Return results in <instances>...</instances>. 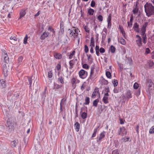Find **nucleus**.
Returning <instances> with one entry per match:
<instances>
[{"instance_id": "obj_9", "label": "nucleus", "mask_w": 154, "mask_h": 154, "mask_svg": "<svg viewBox=\"0 0 154 154\" xmlns=\"http://www.w3.org/2000/svg\"><path fill=\"white\" fill-rule=\"evenodd\" d=\"M3 71L4 76L6 77L8 75V69L6 64H4L3 65Z\"/></svg>"}, {"instance_id": "obj_4", "label": "nucleus", "mask_w": 154, "mask_h": 154, "mask_svg": "<svg viewBox=\"0 0 154 154\" xmlns=\"http://www.w3.org/2000/svg\"><path fill=\"white\" fill-rule=\"evenodd\" d=\"M118 133L119 135L123 136L126 134L127 131L124 127H120L118 130Z\"/></svg>"}, {"instance_id": "obj_17", "label": "nucleus", "mask_w": 154, "mask_h": 154, "mask_svg": "<svg viewBox=\"0 0 154 154\" xmlns=\"http://www.w3.org/2000/svg\"><path fill=\"white\" fill-rule=\"evenodd\" d=\"M54 57L56 59H60L62 58V55L61 54L56 53L54 54Z\"/></svg>"}, {"instance_id": "obj_44", "label": "nucleus", "mask_w": 154, "mask_h": 154, "mask_svg": "<svg viewBox=\"0 0 154 154\" xmlns=\"http://www.w3.org/2000/svg\"><path fill=\"white\" fill-rule=\"evenodd\" d=\"M52 71H49L48 72V78H51L52 77Z\"/></svg>"}, {"instance_id": "obj_46", "label": "nucleus", "mask_w": 154, "mask_h": 154, "mask_svg": "<svg viewBox=\"0 0 154 154\" xmlns=\"http://www.w3.org/2000/svg\"><path fill=\"white\" fill-rule=\"evenodd\" d=\"M106 35V33L105 32V33H102V40H104L105 39Z\"/></svg>"}, {"instance_id": "obj_60", "label": "nucleus", "mask_w": 154, "mask_h": 154, "mask_svg": "<svg viewBox=\"0 0 154 154\" xmlns=\"http://www.w3.org/2000/svg\"><path fill=\"white\" fill-rule=\"evenodd\" d=\"M146 31L144 30H141V35H142V36H144V35H146L145 34V32Z\"/></svg>"}, {"instance_id": "obj_7", "label": "nucleus", "mask_w": 154, "mask_h": 154, "mask_svg": "<svg viewBox=\"0 0 154 154\" xmlns=\"http://www.w3.org/2000/svg\"><path fill=\"white\" fill-rule=\"evenodd\" d=\"M79 76L81 78L84 79L86 78L87 75V72L84 70L81 69L79 72Z\"/></svg>"}, {"instance_id": "obj_51", "label": "nucleus", "mask_w": 154, "mask_h": 154, "mask_svg": "<svg viewBox=\"0 0 154 154\" xmlns=\"http://www.w3.org/2000/svg\"><path fill=\"white\" fill-rule=\"evenodd\" d=\"M121 33H122V35L125 38H126V34L125 32L123 29H121Z\"/></svg>"}, {"instance_id": "obj_62", "label": "nucleus", "mask_w": 154, "mask_h": 154, "mask_svg": "<svg viewBox=\"0 0 154 154\" xmlns=\"http://www.w3.org/2000/svg\"><path fill=\"white\" fill-rule=\"evenodd\" d=\"M114 93H116L119 92V90L117 88H115L113 90Z\"/></svg>"}, {"instance_id": "obj_24", "label": "nucleus", "mask_w": 154, "mask_h": 154, "mask_svg": "<svg viewBox=\"0 0 154 154\" xmlns=\"http://www.w3.org/2000/svg\"><path fill=\"white\" fill-rule=\"evenodd\" d=\"M130 137H125L122 138L121 139V140L123 142H126L128 141Z\"/></svg>"}, {"instance_id": "obj_45", "label": "nucleus", "mask_w": 154, "mask_h": 154, "mask_svg": "<svg viewBox=\"0 0 154 154\" xmlns=\"http://www.w3.org/2000/svg\"><path fill=\"white\" fill-rule=\"evenodd\" d=\"M137 6V5H136V6L135 8H134V9L132 11L133 14H136L137 12L138 11V8L136 7Z\"/></svg>"}, {"instance_id": "obj_58", "label": "nucleus", "mask_w": 154, "mask_h": 154, "mask_svg": "<svg viewBox=\"0 0 154 154\" xmlns=\"http://www.w3.org/2000/svg\"><path fill=\"white\" fill-rule=\"evenodd\" d=\"M95 5V3L94 1L93 0H92L91 2V7H94Z\"/></svg>"}, {"instance_id": "obj_2", "label": "nucleus", "mask_w": 154, "mask_h": 154, "mask_svg": "<svg viewBox=\"0 0 154 154\" xmlns=\"http://www.w3.org/2000/svg\"><path fill=\"white\" fill-rule=\"evenodd\" d=\"M14 123L12 119L11 118H8L7 120L6 126L9 131H11L14 130Z\"/></svg>"}, {"instance_id": "obj_3", "label": "nucleus", "mask_w": 154, "mask_h": 154, "mask_svg": "<svg viewBox=\"0 0 154 154\" xmlns=\"http://www.w3.org/2000/svg\"><path fill=\"white\" fill-rule=\"evenodd\" d=\"M148 83L147 92L150 94H153L154 93V84L151 80H149Z\"/></svg>"}, {"instance_id": "obj_10", "label": "nucleus", "mask_w": 154, "mask_h": 154, "mask_svg": "<svg viewBox=\"0 0 154 154\" xmlns=\"http://www.w3.org/2000/svg\"><path fill=\"white\" fill-rule=\"evenodd\" d=\"M26 8H24L20 11V16L18 18V20L20 19L22 17H23L25 15L26 13Z\"/></svg>"}, {"instance_id": "obj_13", "label": "nucleus", "mask_w": 154, "mask_h": 154, "mask_svg": "<svg viewBox=\"0 0 154 154\" xmlns=\"http://www.w3.org/2000/svg\"><path fill=\"white\" fill-rule=\"evenodd\" d=\"M105 131H103L101 132L100 134V136L98 139H97V142L101 141L102 139L105 136Z\"/></svg>"}, {"instance_id": "obj_31", "label": "nucleus", "mask_w": 154, "mask_h": 154, "mask_svg": "<svg viewBox=\"0 0 154 154\" xmlns=\"http://www.w3.org/2000/svg\"><path fill=\"white\" fill-rule=\"evenodd\" d=\"M99 102V100L97 99L94 100L93 103V105L95 107L97 106V103Z\"/></svg>"}, {"instance_id": "obj_63", "label": "nucleus", "mask_w": 154, "mask_h": 154, "mask_svg": "<svg viewBox=\"0 0 154 154\" xmlns=\"http://www.w3.org/2000/svg\"><path fill=\"white\" fill-rule=\"evenodd\" d=\"M150 51V50L149 48H146V53L148 54L149 53Z\"/></svg>"}, {"instance_id": "obj_53", "label": "nucleus", "mask_w": 154, "mask_h": 154, "mask_svg": "<svg viewBox=\"0 0 154 154\" xmlns=\"http://www.w3.org/2000/svg\"><path fill=\"white\" fill-rule=\"evenodd\" d=\"M10 39L11 40H13L15 41H16L17 40V38L15 36H11L10 37Z\"/></svg>"}, {"instance_id": "obj_16", "label": "nucleus", "mask_w": 154, "mask_h": 154, "mask_svg": "<svg viewBox=\"0 0 154 154\" xmlns=\"http://www.w3.org/2000/svg\"><path fill=\"white\" fill-rule=\"evenodd\" d=\"M18 141L17 140H14L11 143V146L12 147H15L17 145Z\"/></svg>"}, {"instance_id": "obj_35", "label": "nucleus", "mask_w": 154, "mask_h": 154, "mask_svg": "<svg viewBox=\"0 0 154 154\" xmlns=\"http://www.w3.org/2000/svg\"><path fill=\"white\" fill-rule=\"evenodd\" d=\"M97 19L100 22H102L103 20V17L101 15H99L98 16Z\"/></svg>"}, {"instance_id": "obj_12", "label": "nucleus", "mask_w": 154, "mask_h": 154, "mask_svg": "<svg viewBox=\"0 0 154 154\" xmlns=\"http://www.w3.org/2000/svg\"><path fill=\"white\" fill-rule=\"evenodd\" d=\"M99 82L102 85H107L108 83V81L105 80L103 77L100 78Z\"/></svg>"}, {"instance_id": "obj_64", "label": "nucleus", "mask_w": 154, "mask_h": 154, "mask_svg": "<svg viewBox=\"0 0 154 154\" xmlns=\"http://www.w3.org/2000/svg\"><path fill=\"white\" fill-rule=\"evenodd\" d=\"M107 23H108L107 28H111V22H107Z\"/></svg>"}, {"instance_id": "obj_57", "label": "nucleus", "mask_w": 154, "mask_h": 154, "mask_svg": "<svg viewBox=\"0 0 154 154\" xmlns=\"http://www.w3.org/2000/svg\"><path fill=\"white\" fill-rule=\"evenodd\" d=\"M83 67L85 69H88L89 68L88 65L86 64H84L83 65Z\"/></svg>"}, {"instance_id": "obj_61", "label": "nucleus", "mask_w": 154, "mask_h": 154, "mask_svg": "<svg viewBox=\"0 0 154 154\" xmlns=\"http://www.w3.org/2000/svg\"><path fill=\"white\" fill-rule=\"evenodd\" d=\"M75 80L74 78H73L71 81V83L72 85H73L75 82Z\"/></svg>"}, {"instance_id": "obj_39", "label": "nucleus", "mask_w": 154, "mask_h": 154, "mask_svg": "<svg viewBox=\"0 0 154 154\" xmlns=\"http://www.w3.org/2000/svg\"><path fill=\"white\" fill-rule=\"evenodd\" d=\"M75 51H72L70 54L69 56V58L70 59H71L72 56L74 55L75 54Z\"/></svg>"}, {"instance_id": "obj_30", "label": "nucleus", "mask_w": 154, "mask_h": 154, "mask_svg": "<svg viewBox=\"0 0 154 154\" xmlns=\"http://www.w3.org/2000/svg\"><path fill=\"white\" fill-rule=\"evenodd\" d=\"M103 100L104 103H108V97L104 96L103 98Z\"/></svg>"}, {"instance_id": "obj_55", "label": "nucleus", "mask_w": 154, "mask_h": 154, "mask_svg": "<svg viewBox=\"0 0 154 154\" xmlns=\"http://www.w3.org/2000/svg\"><path fill=\"white\" fill-rule=\"evenodd\" d=\"M99 51L100 53H104L105 52V50L103 48H101L100 49Z\"/></svg>"}, {"instance_id": "obj_14", "label": "nucleus", "mask_w": 154, "mask_h": 154, "mask_svg": "<svg viewBox=\"0 0 154 154\" xmlns=\"http://www.w3.org/2000/svg\"><path fill=\"white\" fill-rule=\"evenodd\" d=\"M49 35V33L48 32L46 31L44 32L43 34L42 35L40 38L42 40L44 39L46 37L48 36Z\"/></svg>"}, {"instance_id": "obj_48", "label": "nucleus", "mask_w": 154, "mask_h": 154, "mask_svg": "<svg viewBox=\"0 0 154 154\" xmlns=\"http://www.w3.org/2000/svg\"><path fill=\"white\" fill-rule=\"evenodd\" d=\"M149 66L151 67L154 65V63L152 61L150 60L148 63Z\"/></svg>"}, {"instance_id": "obj_38", "label": "nucleus", "mask_w": 154, "mask_h": 154, "mask_svg": "<svg viewBox=\"0 0 154 154\" xmlns=\"http://www.w3.org/2000/svg\"><path fill=\"white\" fill-rule=\"evenodd\" d=\"M73 29L72 30H70L71 32L70 34V35L71 37H72V36H73L74 34H75V31H74L75 27H73Z\"/></svg>"}, {"instance_id": "obj_6", "label": "nucleus", "mask_w": 154, "mask_h": 154, "mask_svg": "<svg viewBox=\"0 0 154 154\" xmlns=\"http://www.w3.org/2000/svg\"><path fill=\"white\" fill-rule=\"evenodd\" d=\"M97 74L96 70L94 67L91 68V73L89 79H92L94 78Z\"/></svg>"}, {"instance_id": "obj_43", "label": "nucleus", "mask_w": 154, "mask_h": 154, "mask_svg": "<svg viewBox=\"0 0 154 154\" xmlns=\"http://www.w3.org/2000/svg\"><path fill=\"white\" fill-rule=\"evenodd\" d=\"M149 133L150 134L154 133V126H152L150 128L149 131Z\"/></svg>"}, {"instance_id": "obj_47", "label": "nucleus", "mask_w": 154, "mask_h": 154, "mask_svg": "<svg viewBox=\"0 0 154 154\" xmlns=\"http://www.w3.org/2000/svg\"><path fill=\"white\" fill-rule=\"evenodd\" d=\"M118 84V81L116 79H114L113 82V84L114 87L117 86Z\"/></svg>"}, {"instance_id": "obj_40", "label": "nucleus", "mask_w": 154, "mask_h": 154, "mask_svg": "<svg viewBox=\"0 0 154 154\" xmlns=\"http://www.w3.org/2000/svg\"><path fill=\"white\" fill-rule=\"evenodd\" d=\"M23 59V57L22 56H20L18 58V63L20 64L21 63V62H22Z\"/></svg>"}, {"instance_id": "obj_52", "label": "nucleus", "mask_w": 154, "mask_h": 154, "mask_svg": "<svg viewBox=\"0 0 154 154\" xmlns=\"http://www.w3.org/2000/svg\"><path fill=\"white\" fill-rule=\"evenodd\" d=\"M138 84L137 83L135 82L134 83L133 87L135 89H137L138 88Z\"/></svg>"}, {"instance_id": "obj_34", "label": "nucleus", "mask_w": 154, "mask_h": 154, "mask_svg": "<svg viewBox=\"0 0 154 154\" xmlns=\"http://www.w3.org/2000/svg\"><path fill=\"white\" fill-rule=\"evenodd\" d=\"M90 103V98L89 97H86L85 99V102L84 103L85 105H88Z\"/></svg>"}, {"instance_id": "obj_18", "label": "nucleus", "mask_w": 154, "mask_h": 154, "mask_svg": "<svg viewBox=\"0 0 154 154\" xmlns=\"http://www.w3.org/2000/svg\"><path fill=\"white\" fill-rule=\"evenodd\" d=\"M33 78L34 79L35 77H33L32 76L31 77H29L28 78V81L29 82V85L30 88H31V87L32 80L33 79Z\"/></svg>"}, {"instance_id": "obj_19", "label": "nucleus", "mask_w": 154, "mask_h": 154, "mask_svg": "<svg viewBox=\"0 0 154 154\" xmlns=\"http://www.w3.org/2000/svg\"><path fill=\"white\" fill-rule=\"evenodd\" d=\"M126 97L128 98H130L132 97V96L131 91H127L126 94Z\"/></svg>"}, {"instance_id": "obj_28", "label": "nucleus", "mask_w": 154, "mask_h": 154, "mask_svg": "<svg viewBox=\"0 0 154 154\" xmlns=\"http://www.w3.org/2000/svg\"><path fill=\"white\" fill-rule=\"evenodd\" d=\"M48 30L51 32H52L53 34L52 35V36H53V35H54L55 31L54 30V29L52 28V27L51 26H49L48 27Z\"/></svg>"}, {"instance_id": "obj_50", "label": "nucleus", "mask_w": 154, "mask_h": 154, "mask_svg": "<svg viewBox=\"0 0 154 154\" xmlns=\"http://www.w3.org/2000/svg\"><path fill=\"white\" fill-rule=\"evenodd\" d=\"M84 29L85 31L88 33L89 32L90 29L87 26H85L84 27Z\"/></svg>"}, {"instance_id": "obj_1", "label": "nucleus", "mask_w": 154, "mask_h": 154, "mask_svg": "<svg viewBox=\"0 0 154 154\" xmlns=\"http://www.w3.org/2000/svg\"><path fill=\"white\" fill-rule=\"evenodd\" d=\"M144 8L146 15L148 17L154 16V6L152 4L146 2Z\"/></svg>"}, {"instance_id": "obj_56", "label": "nucleus", "mask_w": 154, "mask_h": 154, "mask_svg": "<svg viewBox=\"0 0 154 154\" xmlns=\"http://www.w3.org/2000/svg\"><path fill=\"white\" fill-rule=\"evenodd\" d=\"M112 154H119L118 150L117 149L113 150L112 152Z\"/></svg>"}, {"instance_id": "obj_22", "label": "nucleus", "mask_w": 154, "mask_h": 154, "mask_svg": "<svg viewBox=\"0 0 154 154\" xmlns=\"http://www.w3.org/2000/svg\"><path fill=\"white\" fill-rule=\"evenodd\" d=\"M119 42L122 45H125L126 44V42L125 39L121 37L118 39Z\"/></svg>"}, {"instance_id": "obj_37", "label": "nucleus", "mask_w": 154, "mask_h": 154, "mask_svg": "<svg viewBox=\"0 0 154 154\" xmlns=\"http://www.w3.org/2000/svg\"><path fill=\"white\" fill-rule=\"evenodd\" d=\"M91 47H94V41L93 39V38H92L91 40V44L90 45Z\"/></svg>"}, {"instance_id": "obj_20", "label": "nucleus", "mask_w": 154, "mask_h": 154, "mask_svg": "<svg viewBox=\"0 0 154 154\" xmlns=\"http://www.w3.org/2000/svg\"><path fill=\"white\" fill-rule=\"evenodd\" d=\"M0 86L2 88H5V81L3 79L0 80Z\"/></svg>"}, {"instance_id": "obj_11", "label": "nucleus", "mask_w": 154, "mask_h": 154, "mask_svg": "<svg viewBox=\"0 0 154 154\" xmlns=\"http://www.w3.org/2000/svg\"><path fill=\"white\" fill-rule=\"evenodd\" d=\"M59 77L58 78V81L62 84L64 83L63 78L62 75H61L59 72L58 73Z\"/></svg>"}, {"instance_id": "obj_42", "label": "nucleus", "mask_w": 154, "mask_h": 154, "mask_svg": "<svg viewBox=\"0 0 154 154\" xmlns=\"http://www.w3.org/2000/svg\"><path fill=\"white\" fill-rule=\"evenodd\" d=\"M97 128L94 129V133L92 136V137H94L96 136L97 131Z\"/></svg>"}, {"instance_id": "obj_23", "label": "nucleus", "mask_w": 154, "mask_h": 154, "mask_svg": "<svg viewBox=\"0 0 154 154\" xmlns=\"http://www.w3.org/2000/svg\"><path fill=\"white\" fill-rule=\"evenodd\" d=\"M75 126L76 131L77 132L79 131L80 127V124L78 122H76L75 124Z\"/></svg>"}, {"instance_id": "obj_32", "label": "nucleus", "mask_w": 154, "mask_h": 154, "mask_svg": "<svg viewBox=\"0 0 154 154\" xmlns=\"http://www.w3.org/2000/svg\"><path fill=\"white\" fill-rule=\"evenodd\" d=\"M74 63L73 60H71L69 62L70 65L69 69H71L73 67V66L74 65Z\"/></svg>"}, {"instance_id": "obj_5", "label": "nucleus", "mask_w": 154, "mask_h": 154, "mask_svg": "<svg viewBox=\"0 0 154 154\" xmlns=\"http://www.w3.org/2000/svg\"><path fill=\"white\" fill-rule=\"evenodd\" d=\"M136 44L139 47L142 46V39L140 36L138 35H137L136 36Z\"/></svg>"}, {"instance_id": "obj_15", "label": "nucleus", "mask_w": 154, "mask_h": 154, "mask_svg": "<svg viewBox=\"0 0 154 154\" xmlns=\"http://www.w3.org/2000/svg\"><path fill=\"white\" fill-rule=\"evenodd\" d=\"M139 26L137 23H135L134 24L133 28L134 30L137 32H139Z\"/></svg>"}, {"instance_id": "obj_41", "label": "nucleus", "mask_w": 154, "mask_h": 154, "mask_svg": "<svg viewBox=\"0 0 154 154\" xmlns=\"http://www.w3.org/2000/svg\"><path fill=\"white\" fill-rule=\"evenodd\" d=\"M28 38V35H26L24 38L23 40V43L24 44H26L27 43V41Z\"/></svg>"}, {"instance_id": "obj_54", "label": "nucleus", "mask_w": 154, "mask_h": 154, "mask_svg": "<svg viewBox=\"0 0 154 154\" xmlns=\"http://www.w3.org/2000/svg\"><path fill=\"white\" fill-rule=\"evenodd\" d=\"M88 48L87 46L85 45V51L86 53H87L88 51Z\"/></svg>"}, {"instance_id": "obj_8", "label": "nucleus", "mask_w": 154, "mask_h": 154, "mask_svg": "<svg viewBox=\"0 0 154 154\" xmlns=\"http://www.w3.org/2000/svg\"><path fill=\"white\" fill-rule=\"evenodd\" d=\"M3 58L4 60V61L6 63H8L9 62V58L7 54L5 51L3 52L2 56V59Z\"/></svg>"}, {"instance_id": "obj_25", "label": "nucleus", "mask_w": 154, "mask_h": 154, "mask_svg": "<svg viewBox=\"0 0 154 154\" xmlns=\"http://www.w3.org/2000/svg\"><path fill=\"white\" fill-rule=\"evenodd\" d=\"M88 57V60L89 62L90 63H91L93 61V59L92 57V56L91 54L87 55Z\"/></svg>"}, {"instance_id": "obj_33", "label": "nucleus", "mask_w": 154, "mask_h": 154, "mask_svg": "<svg viewBox=\"0 0 154 154\" xmlns=\"http://www.w3.org/2000/svg\"><path fill=\"white\" fill-rule=\"evenodd\" d=\"M106 75L107 77L109 79L111 78V73L109 71H106Z\"/></svg>"}, {"instance_id": "obj_27", "label": "nucleus", "mask_w": 154, "mask_h": 154, "mask_svg": "<svg viewBox=\"0 0 154 154\" xmlns=\"http://www.w3.org/2000/svg\"><path fill=\"white\" fill-rule=\"evenodd\" d=\"M87 113L84 112L82 113L81 116L83 119H85L87 118Z\"/></svg>"}, {"instance_id": "obj_36", "label": "nucleus", "mask_w": 154, "mask_h": 154, "mask_svg": "<svg viewBox=\"0 0 154 154\" xmlns=\"http://www.w3.org/2000/svg\"><path fill=\"white\" fill-rule=\"evenodd\" d=\"M116 48L114 47L112 45L110 47V51L112 53H114L115 51Z\"/></svg>"}, {"instance_id": "obj_29", "label": "nucleus", "mask_w": 154, "mask_h": 154, "mask_svg": "<svg viewBox=\"0 0 154 154\" xmlns=\"http://www.w3.org/2000/svg\"><path fill=\"white\" fill-rule=\"evenodd\" d=\"M147 22H145L143 25L142 27L141 28V30H144L146 31V28L148 24Z\"/></svg>"}, {"instance_id": "obj_21", "label": "nucleus", "mask_w": 154, "mask_h": 154, "mask_svg": "<svg viewBox=\"0 0 154 154\" xmlns=\"http://www.w3.org/2000/svg\"><path fill=\"white\" fill-rule=\"evenodd\" d=\"M98 91L99 90H98V89H95L94 92L93 93L92 95V98H95V96L97 95Z\"/></svg>"}, {"instance_id": "obj_49", "label": "nucleus", "mask_w": 154, "mask_h": 154, "mask_svg": "<svg viewBox=\"0 0 154 154\" xmlns=\"http://www.w3.org/2000/svg\"><path fill=\"white\" fill-rule=\"evenodd\" d=\"M112 15L111 14H109L107 18V22H111V20Z\"/></svg>"}, {"instance_id": "obj_26", "label": "nucleus", "mask_w": 154, "mask_h": 154, "mask_svg": "<svg viewBox=\"0 0 154 154\" xmlns=\"http://www.w3.org/2000/svg\"><path fill=\"white\" fill-rule=\"evenodd\" d=\"M94 12V10L91 8H90L88 10V13L90 15H93Z\"/></svg>"}, {"instance_id": "obj_59", "label": "nucleus", "mask_w": 154, "mask_h": 154, "mask_svg": "<svg viewBox=\"0 0 154 154\" xmlns=\"http://www.w3.org/2000/svg\"><path fill=\"white\" fill-rule=\"evenodd\" d=\"M56 68L58 70H60L61 68L60 65L59 64H58L56 66Z\"/></svg>"}]
</instances>
